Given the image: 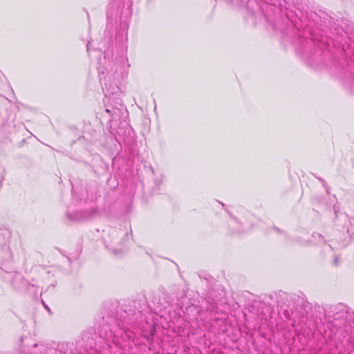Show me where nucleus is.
I'll return each mask as SVG.
<instances>
[{
  "label": "nucleus",
  "instance_id": "nucleus-2",
  "mask_svg": "<svg viewBox=\"0 0 354 354\" xmlns=\"http://www.w3.org/2000/svg\"><path fill=\"white\" fill-rule=\"evenodd\" d=\"M87 50H88V44L86 45Z\"/></svg>",
  "mask_w": 354,
  "mask_h": 354
},
{
  "label": "nucleus",
  "instance_id": "nucleus-1",
  "mask_svg": "<svg viewBox=\"0 0 354 354\" xmlns=\"http://www.w3.org/2000/svg\"><path fill=\"white\" fill-rule=\"evenodd\" d=\"M45 308L47 309V310H50L49 308L47 306H45Z\"/></svg>",
  "mask_w": 354,
  "mask_h": 354
},
{
  "label": "nucleus",
  "instance_id": "nucleus-3",
  "mask_svg": "<svg viewBox=\"0 0 354 354\" xmlns=\"http://www.w3.org/2000/svg\"><path fill=\"white\" fill-rule=\"evenodd\" d=\"M335 263H337V259H335Z\"/></svg>",
  "mask_w": 354,
  "mask_h": 354
}]
</instances>
